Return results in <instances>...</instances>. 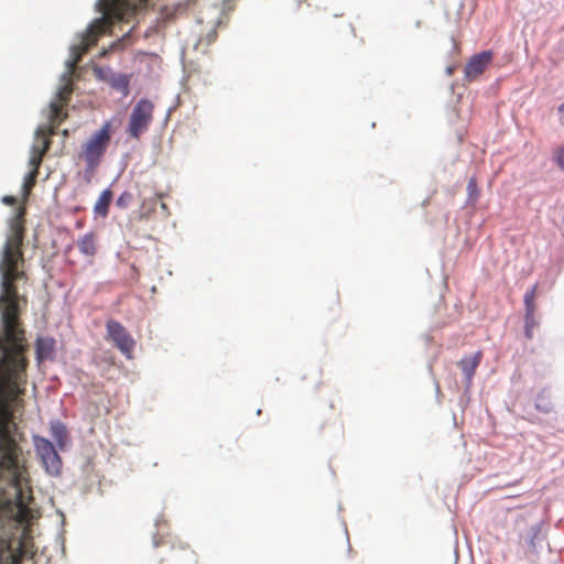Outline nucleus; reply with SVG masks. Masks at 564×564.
Instances as JSON below:
<instances>
[{
	"label": "nucleus",
	"mask_w": 564,
	"mask_h": 564,
	"mask_svg": "<svg viewBox=\"0 0 564 564\" xmlns=\"http://www.w3.org/2000/svg\"><path fill=\"white\" fill-rule=\"evenodd\" d=\"M154 108V104L147 98L140 99L133 106L127 127V133L132 139L139 140L149 130L153 121Z\"/></svg>",
	"instance_id": "obj_5"
},
{
	"label": "nucleus",
	"mask_w": 564,
	"mask_h": 564,
	"mask_svg": "<svg viewBox=\"0 0 564 564\" xmlns=\"http://www.w3.org/2000/svg\"><path fill=\"white\" fill-rule=\"evenodd\" d=\"M112 200V192L109 188H106L101 192L97 202L94 206V213L100 217H107L109 213V206Z\"/></svg>",
	"instance_id": "obj_12"
},
{
	"label": "nucleus",
	"mask_w": 564,
	"mask_h": 564,
	"mask_svg": "<svg viewBox=\"0 0 564 564\" xmlns=\"http://www.w3.org/2000/svg\"><path fill=\"white\" fill-rule=\"evenodd\" d=\"M110 86L123 97H127L130 94V76L126 74L115 75L110 79Z\"/></svg>",
	"instance_id": "obj_14"
},
{
	"label": "nucleus",
	"mask_w": 564,
	"mask_h": 564,
	"mask_svg": "<svg viewBox=\"0 0 564 564\" xmlns=\"http://www.w3.org/2000/svg\"><path fill=\"white\" fill-rule=\"evenodd\" d=\"M34 447L46 473L51 476L61 475L63 466L62 458L52 442L45 437L34 436Z\"/></svg>",
	"instance_id": "obj_6"
},
{
	"label": "nucleus",
	"mask_w": 564,
	"mask_h": 564,
	"mask_svg": "<svg viewBox=\"0 0 564 564\" xmlns=\"http://www.w3.org/2000/svg\"><path fill=\"white\" fill-rule=\"evenodd\" d=\"M51 143L52 141L48 140V138H43L41 134L35 132V139L31 148L29 165L41 166L44 155L50 150Z\"/></svg>",
	"instance_id": "obj_9"
},
{
	"label": "nucleus",
	"mask_w": 564,
	"mask_h": 564,
	"mask_svg": "<svg viewBox=\"0 0 564 564\" xmlns=\"http://www.w3.org/2000/svg\"><path fill=\"white\" fill-rule=\"evenodd\" d=\"M24 410H0V481L14 488L15 500L0 508V564H33L35 554L31 531L39 511L24 501L29 487L25 435L15 419Z\"/></svg>",
	"instance_id": "obj_1"
},
{
	"label": "nucleus",
	"mask_w": 564,
	"mask_h": 564,
	"mask_svg": "<svg viewBox=\"0 0 564 564\" xmlns=\"http://www.w3.org/2000/svg\"><path fill=\"white\" fill-rule=\"evenodd\" d=\"M73 93V84L70 79H68L63 87L57 93V102L62 105H67L69 101L70 95Z\"/></svg>",
	"instance_id": "obj_18"
},
{
	"label": "nucleus",
	"mask_w": 564,
	"mask_h": 564,
	"mask_svg": "<svg viewBox=\"0 0 564 564\" xmlns=\"http://www.w3.org/2000/svg\"><path fill=\"white\" fill-rule=\"evenodd\" d=\"M557 111L564 115V101L558 106Z\"/></svg>",
	"instance_id": "obj_28"
},
{
	"label": "nucleus",
	"mask_w": 564,
	"mask_h": 564,
	"mask_svg": "<svg viewBox=\"0 0 564 564\" xmlns=\"http://www.w3.org/2000/svg\"><path fill=\"white\" fill-rule=\"evenodd\" d=\"M107 339L120 350L127 358L132 357L135 341L128 329L116 319H108L106 323Z\"/></svg>",
	"instance_id": "obj_7"
},
{
	"label": "nucleus",
	"mask_w": 564,
	"mask_h": 564,
	"mask_svg": "<svg viewBox=\"0 0 564 564\" xmlns=\"http://www.w3.org/2000/svg\"><path fill=\"white\" fill-rule=\"evenodd\" d=\"M453 72H454V70H453V68H452V67H448V68H447V73H448V75H452V74H453Z\"/></svg>",
	"instance_id": "obj_30"
},
{
	"label": "nucleus",
	"mask_w": 564,
	"mask_h": 564,
	"mask_svg": "<svg viewBox=\"0 0 564 564\" xmlns=\"http://www.w3.org/2000/svg\"><path fill=\"white\" fill-rule=\"evenodd\" d=\"M133 199L132 193L126 191L117 199L116 204L119 208H127Z\"/></svg>",
	"instance_id": "obj_22"
},
{
	"label": "nucleus",
	"mask_w": 564,
	"mask_h": 564,
	"mask_svg": "<svg viewBox=\"0 0 564 564\" xmlns=\"http://www.w3.org/2000/svg\"><path fill=\"white\" fill-rule=\"evenodd\" d=\"M1 200L3 204L9 205V206H13L17 204V198L14 196H10V195L3 196Z\"/></svg>",
	"instance_id": "obj_26"
},
{
	"label": "nucleus",
	"mask_w": 564,
	"mask_h": 564,
	"mask_svg": "<svg viewBox=\"0 0 564 564\" xmlns=\"http://www.w3.org/2000/svg\"><path fill=\"white\" fill-rule=\"evenodd\" d=\"M536 296H538V284H534L524 294V310L525 314H536Z\"/></svg>",
	"instance_id": "obj_15"
},
{
	"label": "nucleus",
	"mask_w": 564,
	"mask_h": 564,
	"mask_svg": "<svg viewBox=\"0 0 564 564\" xmlns=\"http://www.w3.org/2000/svg\"><path fill=\"white\" fill-rule=\"evenodd\" d=\"M150 0H99L98 10L102 17L96 19L83 34L79 44L72 46V59L67 62L69 69H74L84 54L96 45L98 39L106 34L110 28L120 21L129 19L141 10L148 8Z\"/></svg>",
	"instance_id": "obj_2"
},
{
	"label": "nucleus",
	"mask_w": 564,
	"mask_h": 564,
	"mask_svg": "<svg viewBox=\"0 0 564 564\" xmlns=\"http://www.w3.org/2000/svg\"><path fill=\"white\" fill-rule=\"evenodd\" d=\"M539 325L536 314H524V326L535 328Z\"/></svg>",
	"instance_id": "obj_24"
},
{
	"label": "nucleus",
	"mask_w": 564,
	"mask_h": 564,
	"mask_svg": "<svg viewBox=\"0 0 564 564\" xmlns=\"http://www.w3.org/2000/svg\"><path fill=\"white\" fill-rule=\"evenodd\" d=\"M64 106L65 105L58 104L57 101L51 102L50 123L61 124V122L64 121V119L67 117V113L63 111Z\"/></svg>",
	"instance_id": "obj_16"
},
{
	"label": "nucleus",
	"mask_w": 564,
	"mask_h": 564,
	"mask_svg": "<svg viewBox=\"0 0 564 564\" xmlns=\"http://www.w3.org/2000/svg\"><path fill=\"white\" fill-rule=\"evenodd\" d=\"M518 529V544L523 551L525 557L538 555L539 547L546 542V532L542 521L530 523L527 514H520L516 519Z\"/></svg>",
	"instance_id": "obj_4"
},
{
	"label": "nucleus",
	"mask_w": 564,
	"mask_h": 564,
	"mask_svg": "<svg viewBox=\"0 0 564 564\" xmlns=\"http://www.w3.org/2000/svg\"><path fill=\"white\" fill-rule=\"evenodd\" d=\"M52 436L57 442L61 448H63L66 440V429L63 424L56 423L52 425Z\"/></svg>",
	"instance_id": "obj_19"
},
{
	"label": "nucleus",
	"mask_w": 564,
	"mask_h": 564,
	"mask_svg": "<svg viewBox=\"0 0 564 564\" xmlns=\"http://www.w3.org/2000/svg\"><path fill=\"white\" fill-rule=\"evenodd\" d=\"M58 126L59 124L51 123L47 127H39L36 129V132L37 134H41L43 138H48V140H51V138L56 134V129Z\"/></svg>",
	"instance_id": "obj_21"
},
{
	"label": "nucleus",
	"mask_w": 564,
	"mask_h": 564,
	"mask_svg": "<svg viewBox=\"0 0 564 564\" xmlns=\"http://www.w3.org/2000/svg\"><path fill=\"white\" fill-rule=\"evenodd\" d=\"M203 40H204V39L200 36V39L198 40V42H197V44H196L195 48H197V47L200 45V43L203 42Z\"/></svg>",
	"instance_id": "obj_29"
},
{
	"label": "nucleus",
	"mask_w": 564,
	"mask_h": 564,
	"mask_svg": "<svg viewBox=\"0 0 564 564\" xmlns=\"http://www.w3.org/2000/svg\"><path fill=\"white\" fill-rule=\"evenodd\" d=\"M491 59L492 53L490 51H484L471 56L464 69L466 80L473 82L479 77L491 63Z\"/></svg>",
	"instance_id": "obj_8"
},
{
	"label": "nucleus",
	"mask_w": 564,
	"mask_h": 564,
	"mask_svg": "<svg viewBox=\"0 0 564 564\" xmlns=\"http://www.w3.org/2000/svg\"><path fill=\"white\" fill-rule=\"evenodd\" d=\"M30 167H31V170L28 173V175L25 176L24 182H23V192H24L25 196H28L30 194L31 189L34 187V185L36 183V177L39 175V170H40V166H37V165H30Z\"/></svg>",
	"instance_id": "obj_17"
},
{
	"label": "nucleus",
	"mask_w": 564,
	"mask_h": 564,
	"mask_svg": "<svg viewBox=\"0 0 564 564\" xmlns=\"http://www.w3.org/2000/svg\"><path fill=\"white\" fill-rule=\"evenodd\" d=\"M77 247L80 253L88 257H94L97 252L95 235L93 232L84 235L77 240Z\"/></svg>",
	"instance_id": "obj_13"
},
{
	"label": "nucleus",
	"mask_w": 564,
	"mask_h": 564,
	"mask_svg": "<svg viewBox=\"0 0 564 564\" xmlns=\"http://www.w3.org/2000/svg\"><path fill=\"white\" fill-rule=\"evenodd\" d=\"M55 339L52 337H37L35 343L36 360L41 362L52 359L55 351Z\"/></svg>",
	"instance_id": "obj_11"
},
{
	"label": "nucleus",
	"mask_w": 564,
	"mask_h": 564,
	"mask_svg": "<svg viewBox=\"0 0 564 564\" xmlns=\"http://www.w3.org/2000/svg\"><path fill=\"white\" fill-rule=\"evenodd\" d=\"M482 359V352L476 351L473 356H466L460 359L458 362V366L460 367L465 378H466V386L469 387L471 384L473 377L481 362Z\"/></svg>",
	"instance_id": "obj_10"
},
{
	"label": "nucleus",
	"mask_w": 564,
	"mask_h": 564,
	"mask_svg": "<svg viewBox=\"0 0 564 564\" xmlns=\"http://www.w3.org/2000/svg\"><path fill=\"white\" fill-rule=\"evenodd\" d=\"M217 37V33H216V30L214 26H212L207 33H206V36H205V40H206V44L209 45L210 43H213Z\"/></svg>",
	"instance_id": "obj_25"
},
{
	"label": "nucleus",
	"mask_w": 564,
	"mask_h": 564,
	"mask_svg": "<svg viewBox=\"0 0 564 564\" xmlns=\"http://www.w3.org/2000/svg\"><path fill=\"white\" fill-rule=\"evenodd\" d=\"M156 198H162V194H156Z\"/></svg>",
	"instance_id": "obj_32"
},
{
	"label": "nucleus",
	"mask_w": 564,
	"mask_h": 564,
	"mask_svg": "<svg viewBox=\"0 0 564 564\" xmlns=\"http://www.w3.org/2000/svg\"><path fill=\"white\" fill-rule=\"evenodd\" d=\"M468 199L476 202L479 198L480 192L475 177H470L467 183Z\"/></svg>",
	"instance_id": "obj_20"
},
{
	"label": "nucleus",
	"mask_w": 564,
	"mask_h": 564,
	"mask_svg": "<svg viewBox=\"0 0 564 564\" xmlns=\"http://www.w3.org/2000/svg\"><path fill=\"white\" fill-rule=\"evenodd\" d=\"M63 135H64V137H67V135H68V131H67L66 129H65V130H63Z\"/></svg>",
	"instance_id": "obj_31"
},
{
	"label": "nucleus",
	"mask_w": 564,
	"mask_h": 564,
	"mask_svg": "<svg viewBox=\"0 0 564 564\" xmlns=\"http://www.w3.org/2000/svg\"><path fill=\"white\" fill-rule=\"evenodd\" d=\"M111 142V123L104 122L82 145L79 158L86 163V171L94 172L101 163Z\"/></svg>",
	"instance_id": "obj_3"
},
{
	"label": "nucleus",
	"mask_w": 564,
	"mask_h": 564,
	"mask_svg": "<svg viewBox=\"0 0 564 564\" xmlns=\"http://www.w3.org/2000/svg\"><path fill=\"white\" fill-rule=\"evenodd\" d=\"M553 160L558 166V169L564 171V143L555 149L553 153Z\"/></svg>",
	"instance_id": "obj_23"
},
{
	"label": "nucleus",
	"mask_w": 564,
	"mask_h": 564,
	"mask_svg": "<svg viewBox=\"0 0 564 564\" xmlns=\"http://www.w3.org/2000/svg\"><path fill=\"white\" fill-rule=\"evenodd\" d=\"M533 332H534V328L532 327H525L524 326V334H525V337L528 339H532L533 338Z\"/></svg>",
	"instance_id": "obj_27"
}]
</instances>
